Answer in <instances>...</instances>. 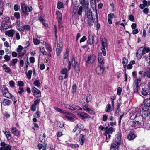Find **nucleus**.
Instances as JSON below:
<instances>
[{
	"mask_svg": "<svg viewBox=\"0 0 150 150\" xmlns=\"http://www.w3.org/2000/svg\"><path fill=\"white\" fill-rule=\"evenodd\" d=\"M57 7L58 9H60L63 8V5L62 2H59L58 3Z\"/></svg>",
	"mask_w": 150,
	"mask_h": 150,
	"instance_id": "47",
	"label": "nucleus"
},
{
	"mask_svg": "<svg viewBox=\"0 0 150 150\" xmlns=\"http://www.w3.org/2000/svg\"><path fill=\"white\" fill-rule=\"evenodd\" d=\"M143 76H146L147 78H150V69L147 70L143 73Z\"/></svg>",
	"mask_w": 150,
	"mask_h": 150,
	"instance_id": "31",
	"label": "nucleus"
},
{
	"mask_svg": "<svg viewBox=\"0 0 150 150\" xmlns=\"http://www.w3.org/2000/svg\"><path fill=\"white\" fill-rule=\"evenodd\" d=\"M56 14L57 16L58 21L59 23L62 19V15L61 13L58 11H56Z\"/></svg>",
	"mask_w": 150,
	"mask_h": 150,
	"instance_id": "27",
	"label": "nucleus"
},
{
	"mask_svg": "<svg viewBox=\"0 0 150 150\" xmlns=\"http://www.w3.org/2000/svg\"><path fill=\"white\" fill-rule=\"evenodd\" d=\"M11 131L12 133L16 136H18L20 134V132L15 127H12Z\"/></svg>",
	"mask_w": 150,
	"mask_h": 150,
	"instance_id": "19",
	"label": "nucleus"
},
{
	"mask_svg": "<svg viewBox=\"0 0 150 150\" xmlns=\"http://www.w3.org/2000/svg\"><path fill=\"white\" fill-rule=\"evenodd\" d=\"M23 23L20 21L19 20L17 21L16 22V27H23Z\"/></svg>",
	"mask_w": 150,
	"mask_h": 150,
	"instance_id": "42",
	"label": "nucleus"
},
{
	"mask_svg": "<svg viewBox=\"0 0 150 150\" xmlns=\"http://www.w3.org/2000/svg\"><path fill=\"white\" fill-rule=\"evenodd\" d=\"M141 93L142 95L145 96L147 94V92L146 91V90L144 89H142L141 91Z\"/></svg>",
	"mask_w": 150,
	"mask_h": 150,
	"instance_id": "63",
	"label": "nucleus"
},
{
	"mask_svg": "<svg viewBox=\"0 0 150 150\" xmlns=\"http://www.w3.org/2000/svg\"><path fill=\"white\" fill-rule=\"evenodd\" d=\"M63 44L62 41L59 40L57 42V45L56 49V54L57 56H59L62 49Z\"/></svg>",
	"mask_w": 150,
	"mask_h": 150,
	"instance_id": "6",
	"label": "nucleus"
},
{
	"mask_svg": "<svg viewBox=\"0 0 150 150\" xmlns=\"http://www.w3.org/2000/svg\"><path fill=\"white\" fill-rule=\"evenodd\" d=\"M69 71L67 68H64L61 70V73L62 74H67Z\"/></svg>",
	"mask_w": 150,
	"mask_h": 150,
	"instance_id": "45",
	"label": "nucleus"
},
{
	"mask_svg": "<svg viewBox=\"0 0 150 150\" xmlns=\"http://www.w3.org/2000/svg\"><path fill=\"white\" fill-rule=\"evenodd\" d=\"M81 130L79 129H78L77 128L75 127L73 129V131L74 132H76V134L77 135L80 133L81 132Z\"/></svg>",
	"mask_w": 150,
	"mask_h": 150,
	"instance_id": "49",
	"label": "nucleus"
},
{
	"mask_svg": "<svg viewBox=\"0 0 150 150\" xmlns=\"http://www.w3.org/2000/svg\"><path fill=\"white\" fill-rule=\"evenodd\" d=\"M14 15V17L17 19H18L20 18V13L19 12L15 13Z\"/></svg>",
	"mask_w": 150,
	"mask_h": 150,
	"instance_id": "54",
	"label": "nucleus"
},
{
	"mask_svg": "<svg viewBox=\"0 0 150 150\" xmlns=\"http://www.w3.org/2000/svg\"><path fill=\"white\" fill-rule=\"evenodd\" d=\"M138 119L140 121H135L129 122V125L133 129L139 127L140 125H142V120H140L139 118H138Z\"/></svg>",
	"mask_w": 150,
	"mask_h": 150,
	"instance_id": "4",
	"label": "nucleus"
},
{
	"mask_svg": "<svg viewBox=\"0 0 150 150\" xmlns=\"http://www.w3.org/2000/svg\"><path fill=\"white\" fill-rule=\"evenodd\" d=\"M142 48L140 49L137 51L136 54L137 59L138 60H140L142 57L143 54H144L143 53V50H142Z\"/></svg>",
	"mask_w": 150,
	"mask_h": 150,
	"instance_id": "15",
	"label": "nucleus"
},
{
	"mask_svg": "<svg viewBox=\"0 0 150 150\" xmlns=\"http://www.w3.org/2000/svg\"><path fill=\"white\" fill-rule=\"evenodd\" d=\"M33 95L37 97H40L41 96V93L40 90L35 88L33 87L32 90Z\"/></svg>",
	"mask_w": 150,
	"mask_h": 150,
	"instance_id": "12",
	"label": "nucleus"
},
{
	"mask_svg": "<svg viewBox=\"0 0 150 150\" xmlns=\"http://www.w3.org/2000/svg\"><path fill=\"white\" fill-rule=\"evenodd\" d=\"M86 15L87 16L86 22L89 26H91L93 25L94 23L92 15V12L90 11H88Z\"/></svg>",
	"mask_w": 150,
	"mask_h": 150,
	"instance_id": "2",
	"label": "nucleus"
},
{
	"mask_svg": "<svg viewBox=\"0 0 150 150\" xmlns=\"http://www.w3.org/2000/svg\"><path fill=\"white\" fill-rule=\"evenodd\" d=\"M141 81V79L140 78H136L134 80L133 84L139 85V84L140 82Z\"/></svg>",
	"mask_w": 150,
	"mask_h": 150,
	"instance_id": "40",
	"label": "nucleus"
},
{
	"mask_svg": "<svg viewBox=\"0 0 150 150\" xmlns=\"http://www.w3.org/2000/svg\"><path fill=\"white\" fill-rule=\"evenodd\" d=\"M73 112L74 113H76L78 117L83 120H84L85 119L90 118H91V117L89 115L83 112L74 111Z\"/></svg>",
	"mask_w": 150,
	"mask_h": 150,
	"instance_id": "7",
	"label": "nucleus"
},
{
	"mask_svg": "<svg viewBox=\"0 0 150 150\" xmlns=\"http://www.w3.org/2000/svg\"><path fill=\"white\" fill-rule=\"evenodd\" d=\"M111 110V105L109 104H108L106 107L105 111L106 112H109Z\"/></svg>",
	"mask_w": 150,
	"mask_h": 150,
	"instance_id": "43",
	"label": "nucleus"
},
{
	"mask_svg": "<svg viewBox=\"0 0 150 150\" xmlns=\"http://www.w3.org/2000/svg\"><path fill=\"white\" fill-rule=\"evenodd\" d=\"M0 145L1 147L0 148V150H11L10 145H8L4 142H1Z\"/></svg>",
	"mask_w": 150,
	"mask_h": 150,
	"instance_id": "9",
	"label": "nucleus"
},
{
	"mask_svg": "<svg viewBox=\"0 0 150 150\" xmlns=\"http://www.w3.org/2000/svg\"><path fill=\"white\" fill-rule=\"evenodd\" d=\"M33 41L34 44L35 45H38L40 44L39 40L36 38H34L33 39Z\"/></svg>",
	"mask_w": 150,
	"mask_h": 150,
	"instance_id": "46",
	"label": "nucleus"
},
{
	"mask_svg": "<svg viewBox=\"0 0 150 150\" xmlns=\"http://www.w3.org/2000/svg\"><path fill=\"white\" fill-rule=\"evenodd\" d=\"M96 59V57L94 55H91L89 56L87 59L86 60V62L88 63H90L94 62Z\"/></svg>",
	"mask_w": 150,
	"mask_h": 150,
	"instance_id": "18",
	"label": "nucleus"
},
{
	"mask_svg": "<svg viewBox=\"0 0 150 150\" xmlns=\"http://www.w3.org/2000/svg\"><path fill=\"white\" fill-rule=\"evenodd\" d=\"M105 130L106 131L104 134L106 136V139L107 138H110L111 137L110 134H112V132L115 131L114 129L111 127L108 129H107V127H105Z\"/></svg>",
	"mask_w": 150,
	"mask_h": 150,
	"instance_id": "8",
	"label": "nucleus"
},
{
	"mask_svg": "<svg viewBox=\"0 0 150 150\" xmlns=\"http://www.w3.org/2000/svg\"><path fill=\"white\" fill-rule=\"evenodd\" d=\"M114 17V15L112 13H111L108 15V20L109 23L111 24L112 23L111 19L112 18H113Z\"/></svg>",
	"mask_w": 150,
	"mask_h": 150,
	"instance_id": "25",
	"label": "nucleus"
},
{
	"mask_svg": "<svg viewBox=\"0 0 150 150\" xmlns=\"http://www.w3.org/2000/svg\"><path fill=\"white\" fill-rule=\"evenodd\" d=\"M2 20L3 22L7 23L9 21V18L7 16H3Z\"/></svg>",
	"mask_w": 150,
	"mask_h": 150,
	"instance_id": "37",
	"label": "nucleus"
},
{
	"mask_svg": "<svg viewBox=\"0 0 150 150\" xmlns=\"http://www.w3.org/2000/svg\"><path fill=\"white\" fill-rule=\"evenodd\" d=\"M40 50L41 52L44 55H45V53L46 52L44 47H41L40 48Z\"/></svg>",
	"mask_w": 150,
	"mask_h": 150,
	"instance_id": "60",
	"label": "nucleus"
},
{
	"mask_svg": "<svg viewBox=\"0 0 150 150\" xmlns=\"http://www.w3.org/2000/svg\"><path fill=\"white\" fill-rule=\"evenodd\" d=\"M106 48H107L104 47H102L101 48V50L104 56H105L106 55Z\"/></svg>",
	"mask_w": 150,
	"mask_h": 150,
	"instance_id": "53",
	"label": "nucleus"
},
{
	"mask_svg": "<svg viewBox=\"0 0 150 150\" xmlns=\"http://www.w3.org/2000/svg\"><path fill=\"white\" fill-rule=\"evenodd\" d=\"M15 33L14 30L11 29L9 30L5 31V33L6 35L10 37H13Z\"/></svg>",
	"mask_w": 150,
	"mask_h": 150,
	"instance_id": "16",
	"label": "nucleus"
},
{
	"mask_svg": "<svg viewBox=\"0 0 150 150\" xmlns=\"http://www.w3.org/2000/svg\"><path fill=\"white\" fill-rule=\"evenodd\" d=\"M3 132L6 135L7 139L8 140H11V136L10 134V132L7 131L6 130H4Z\"/></svg>",
	"mask_w": 150,
	"mask_h": 150,
	"instance_id": "22",
	"label": "nucleus"
},
{
	"mask_svg": "<svg viewBox=\"0 0 150 150\" xmlns=\"http://www.w3.org/2000/svg\"><path fill=\"white\" fill-rule=\"evenodd\" d=\"M146 107H144L143 108H140L138 110L139 112V117L142 120H143V118L149 116L150 115V110L146 108Z\"/></svg>",
	"mask_w": 150,
	"mask_h": 150,
	"instance_id": "1",
	"label": "nucleus"
},
{
	"mask_svg": "<svg viewBox=\"0 0 150 150\" xmlns=\"http://www.w3.org/2000/svg\"><path fill=\"white\" fill-rule=\"evenodd\" d=\"M30 61L31 63H33L35 62V58L33 57H31L29 58Z\"/></svg>",
	"mask_w": 150,
	"mask_h": 150,
	"instance_id": "61",
	"label": "nucleus"
},
{
	"mask_svg": "<svg viewBox=\"0 0 150 150\" xmlns=\"http://www.w3.org/2000/svg\"><path fill=\"white\" fill-rule=\"evenodd\" d=\"M133 90L134 92H137L139 91V85L133 84Z\"/></svg>",
	"mask_w": 150,
	"mask_h": 150,
	"instance_id": "39",
	"label": "nucleus"
},
{
	"mask_svg": "<svg viewBox=\"0 0 150 150\" xmlns=\"http://www.w3.org/2000/svg\"><path fill=\"white\" fill-rule=\"evenodd\" d=\"M105 69L104 65L98 64L96 68V71L97 74H101L103 73Z\"/></svg>",
	"mask_w": 150,
	"mask_h": 150,
	"instance_id": "10",
	"label": "nucleus"
},
{
	"mask_svg": "<svg viewBox=\"0 0 150 150\" xmlns=\"http://www.w3.org/2000/svg\"><path fill=\"white\" fill-rule=\"evenodd\" d=\"M117 146L112 143L111 145L110 150H117Z\"/></svg>",
	"mask_w": 150,
	"mask_h": 150,
	"instance_id": "50",
	"label": "nucleus"
},
{
	"mask_svg": "<svg viewBox=\"0 0 150 150\" xmlns=\"http://www.w3.org/2000/svg\"><path fill=\"white\" fill-rule=\"evenodd\" d=\"M43 44L45 45L47 49L49 50L50 52H52V48L50 45L46 43L45 42H43Z\"/></svg>",
	"mask_w": 150,
	"mask_h": 150,
	"instance_id": "36",
	"label": "nucleus"
},
{
	"mask_svg": "<svg viewBox=\"0 0 150 150\" xmlns=\"http://www.w3.org/2000/svg\"><path fill=\"white\" fill-rule=\"evenodd\" d=\"M102 47L107 48L108 44L107 40L105 38H103L101 40Z\"/></svg>",
	"mask_w": 150,
	"mask_h": 150,
	"instance_id": "23",
	"label": "nucleus"
},
{
	"mask_svg": "<svg viewBox=\"0 0 150 150\" xmlns=\"http://www.w3.org/2000/svg\"><path fill=\"white\" fill-rule=\"evenodd\" d=\"M82 10H83V7L82 6H80L79 7V10L78 12V14L79 15H81L82 12Z\"/></svg>",
	"mask_w": 150,
	"mask_h": 150,
	"instance_id": "57",
	"label": "nucleus"
},
{
	"mask_svg": "<svg viewBox=\"0 0 150 150\" xmlns=\"http://www.w3.org/2000/svg\"><path fill=\"white\" fill-rule=\"evenodd\" d=\"M72 106H74V108L76 109V110H82V109L81 108V107L80 106H78V105H76L74 104H72Z\"/></svg>",
	"mask_w": 150,
	"mask_h": 150,
	"instance_id": "52",
	"label": "nucleus"
},
{
	"mask_svg": "<svg viewBox=\"0 0 150 150\" xmlns=\"http://www.w3.org/2000/svg\"><path fill=\"white\" fill-rule=\"evenodd\" d=\"M34 84L38 87H39L40 86V83L38 80H35L34 82Z\"/></svg>",
	"mask_w": 150,
	"mask_h": 150,
	"instance_id": "48",
	"label": "nucleus"
},
{
	"mask_svg": "<svg viewBox=\"0 0 150 150\" xmlns=\"http://www.w3.org/2000/svg\"><path fill=\"white\" fill-rule=\"evenodd\" d=\"M99 64L104 65L105 60L103 57L102 56L101 53H99L98 56Z\"/></svg>",
	"mask_w": 150,
	"mask_h": 150,
	"instance_id": "14",
	"label": "nucleus"
},
{
	"mask_svg": "<svg viewBox=\"0 0 150 150\" xmlns=\"http://www.w3.org/2000/svg\"><path fill=\"white\" fill-rule=\"evenodd\" d=\"M77 129H82L84 127L83 125L81 123H79L77 125Z\"/></svg>",
	"mask_w": 150,
	"mask_h": 150,
	"instance_id": "51",
	"label": "nucleus"
},
{
	"mask_svg": "<svg viewBox=\"0 0 150 150\" xmlns=\"http://www.w3.org/2000/svg\"><path fill=\"white\" fill-rule=\"evenodd\" d=\"M139 115L138 110H136L134 112H133L132 114L130 116V118L131 119L133 120L136 117L139 118Z\"/></svg>",
	"mask_w": 150,
	"mask_h": 150,
	"instance_id": "17",
	"label": "nucleus"
},
{
	"mask_svg": "<svg viewBox=\"0 0 150 150\" xmlns=\"http://www.w3.org/2000/svg\"><path fill=\"white\" fill-rule=\"evenodd\" d=\"M80 3L82 6H84L85 5V6L87 7L89 4L88 2L85 1V0H79Z\"/></svg>",
	"mask_w": 150,
	"mask_h": 150,
	"instance_id": "29",
	"label": "nucleus"
},
{
	"mask_svg": "<svg viewBox=\"0 0 150 150\" xmlns=\"http://www.w3.org/2000/svg\"><path fill=\"white\" fill-rule=\"evenodd\" d=\"M85 140V139L84 138V135L82 134H81L80 135L79 139V143L81 145H83Z\"/></svg>",
	"mask_w": 150,
	"mask_h": 150,
	"instance_id": "28",
	"label": "nucleus"
},
{
	"mask_svg": "<svg viewBox=\"0 0 150 150\" xmlns=\"http://www.w3.org/2000/svg\"><path fill=\"white\" fill-rule=\"evenodd\" d=\"M69 50L68 49H67L64 55V60H65L66 61H68V58L69 56Z\"/></svg>",
	"mask_w": 150,
	"mask_h": 150,
	"instance_id": "32",
	"label": "nucleus"
},
{
	"mask_svg": "<svg viewBox=\"0 0 150 150\" xmlns=\"http://www.w3.org/2000/svg\"><path fill=\"white\" fill-rule=\"evenodd\" d=\"M23 50V47L21 45H19L17 49V52H18V55H20V53L21 52V51Z\"/></svg>",
	"mask_w": 150,
	"mask_h": 150,
	"instance_id": "41",
	"label": "nucleus"
},
{
	"mask_svg": "<svg viewBox=\"0 0 150 150\" xmlns=\"http://www.w3.org/2000/svg\"><path fill=\"white\" fill-rule=\"evenodd\" d=\"M143 2L146 6H149L150 5V1H147L146 0H143Z\"/></svg>",
	"mask_w": 150,
	"mask_h": 150,
	"instance_id": "44",
	"label": "nucleus"
},
{
	"mask_svg": "<svg viewBox=\"0 0 150 150\" xmlns=\"http://www.w3.org/2000/svg\"><path fill=\"white\" fill-rule=\"evenodd\" d=\"M146 107V108L150 110V102L148 101H146L144 102V106Z\"/></svg>",
	"mask_w": 150,
	"mask_h": 150,
	"instance_id": "33",
	"label": "nucleus"
},
{
	"mask_svg": "<svg viewBox=\"0 0 150 150\" xmlns=\"http://www.w3.org/2000/svg\"><path fill=\"white\" fill-rule=\"evenodd\" d=\"M72 63V66L74 68H75L76 67H79V64H78L77 62L74 59H73Z\"/></svg>",
	"mask_w": 150,
	"mask_h": 150,
	"instance_id": "38",
	"label": "nucleus"
},
{
	"mask_svg": "<svg viewBox=\"0 0 150 150\" xmlns=\"http://www.w3.org/2000/svg\"><path fill=\"white\" fill-rule=\"evenodd\" d=\"M54 109L57 112L65 114L70 116H72L74 115L72 113L67 112L66 110L62 109L57 107H55Z\"/></svg>",
	"mask_w": 150,
	"mask_h": 150,
	"instance_id": "13",
	"label": "nucleus"
},
{
	"mask_svg": "<svg viewBox=\"0 0 150 150\" xmlns=\"http://www.w3.org/2000/svg\"><path fill=\"white\" fill-rule=\"evenodd\" d=\"M1 91L4 96L7 98L12 97V95L9 92L8 88L4 85L1 87Z\"/></svg>",
	"mask_w": 150,
	"mask_h": 150,
	"instance_id": "5",
	"label": "nucleus"
},
{
	"mask_svg": "<svg viewBox=\"0 0 150 150\" xmlns=\"http://www.w3.org/2000/svg\"><path fill=\"white\" fill-rule=\"evenodd\" d=\"M9 84L11 87H13L14 86L15 83L13 80L10 81L9 83Z\"/></svg>",
	"mask_w": 150,
	"mask_h": 150,
	"instance_id": "55",
	"label": "nucleus"
},
{
	"mask_svg": "<svg viewBox=\"0 0 150 150\" xmlns=\"http://www.w3.org/2000/svg\"><path fill=\"white\" fill-rule=\"evenodd\" d=\"M87 39V38L85 36H83L81 39L80 41V42L81 43L82 42L85 41Z\"/></svg>",
	"mask_w": 150,
	"mask_h": 150,
	"instance_id": "64",
	"label": "nucleus"
},
{
	"mask_svg": "<svg viewBox=\"0 0 150 150\" xmlns=\"http://www.w3.org/2000/svg\"><path fill=\"white\" fill-rule=\"evenodd\" d=\"M94 37L91 34H89L88 37V42L90 44L92 45L94 43Z\"/></svg>",
	"mask_w": 150,
	"mask_h": 150,
	"instance_id": "21",
	"label": "nucleus"
},
{
	"mask_svg": "<svg viewBox=\"0 0 150 150\" xmlns=\"http://www.w3.org/2000/svg\"><path fill=\"white\" fill-rule=\"evenodd\" d=\"M122 63L123 64L124 68H125L126 67V65L128 63V60L126 58L124 57L123 58Z\"/></svg>",
	"mask_w": 150,
	"mask_h": 150,
	"instance_id": "34",
	"label": "nucleus"
},
{
	"mask_svg": "<svg viewBox=\"0 0 150 150\" xmlns=\"http://www.w3.org/2000/svg\"><path fill=\"white\" fill-rule=\"evenodd\" d=\"M122 91V88L121 87H119L117 88V93L118 95H120Z\"/></svg>",
	"mask_w": 150,
	"mask_h": 150,
	"instance_id": "58",
	"label": "nucleus"
},
{
	"mask_svg": "<svg viewBox=\"0 0 150 150\" xmlns=\"http://www.w3.org/2000/svg\"><path fill=\"white\" fill-rule=\"evenodd\" d=\"M18 86H23L24 85L23 82L22 81H19L17 83Z\"/></svg>",
	"mask_w": 150,
	"mask_h": 150,
	"instance_id": "59",
	"label": "nucleus"
},
{
	"mask_svg": "<svg viewBox=\"0 0 150 150\" xmlns=\"http://www.w3.org/2000/svg\"><path fill=\"white\" fill-rule=\"evenodd\" d=\"M64 107L68 109L71 110L73 111H75L76 109L74 108L73 106H71L68 104H64Z\"/></svg>",
	"mask_w": 150,
	"mask_h": 150,
	"instance_id": "30",
	"label": "nucleus"
},
{
	"mask_svg": "<svg viewBox=\"0 0 150 150\" xmlns=\"http://www.w3.org/2000/svg\"><path fill=\"white\" fill-rule=\"evenodd\" d=\"M11 103V100L7 99H4L2 101V104L4 105L8 106Z\"/></svg>",
	"mask_w": 150,
	"mask_h": 150,
	"instance_id": "24",
	"label": "nucleus"
},
{
	"mask_svg": "<svg viewBox=\"0 0 150 150\" xmlns=\"http://www.w3.org/2000/svg\"><path fill=\"white\" fill-rule=\"evenodd\" d=\"M141 126H142L143 128L146 130H149L150 129V124L148 123L145 124L144 120H142V125H141Z\"/></svg>",
	"mask_w": 150,
	"mask_h": 150,
	"instance_id": "20",
	"label": "nucleus"
},
{
	"mask_svg": "<svg viewBox=\"0 0 150 150\" xmlns=\"http://www.w3.org/2000/svg\"><path fill=\"white\" fill-rule=\"evenodd\" d=\"M21 7L23 11L24 12H30L33 10L31 7H28L26 6L24 4H21Z\"/></svg>",
	"mask_w": 150,
	"mask_h": 150,
	"instance_id": "11",
	"label": "nucleus"
},
{
	"mask_svg": "<svg viewBox=\"0 0 150 150\" xmlns=\"http://www.w3.org/2000/svg\"><path fill=\"white\" fill-rule=\"evenodd\" d=\"M32 73V71L31 70H28L26 74V75L28 79H30L31 78V75Z\"/></svg>",
	"mask_w": 150,
	"mask_h": 150,
	"instance_id": "35",
	"label": "nucleus"
},
{
	"mask_svg": "<svg viewBox=\"0 0 150 150\" xmlns=\"http://www.w3.org/2000/svg\"><path fill=\"white\" fill-rule=\"evenodd\" d=\"M15 37L17 40H19L20 39V36L19 33L18 32H16L15 35Z\"/></svg>",
	"mask_w": 150,
	"mask_h": 150,
	"instance_id": "56",
	"label": "nucleus"
},
{
	"mask_svg": "<svg viewBox=\"0 0 150 150\" xmlns=\"http://www.w3.org/2000/svg\"><path fill=\"white\" fill-rule=\"evenodd\" d=\"M135 135L134 133H131L127 136V138L129 140H132L135 138Z\"/></svg>",
	"mask_w": 150,
	"mask_h": 150,
	"instance_id": "26",
	"label": "nucleus"
},
{
	"mask_svg": "<svg viewBox=\"0 0 150 150\" xmlns=\"http://www.w3.org/2000/svg\"><path fill=\"white\" fill-rule=\"evenodd\" d=\"M116 136V138L113 140L112 144L118 146L120 145L122 142L121 138V135L120 133L118 132Z\"/></svg>",
	"mask_w": 150,
	"mask_h": 150,
	"instance_id": "3",
	"label": "nucleus"
},
{
	"mask_svg": "<svg viewBox=\"0 0 150 150\" xmlns=\"http://www.w3.org/2000/svg\"><path fill=\"white\" fill-rule=\"evenodd\" d=\"M17 61L18 59H13L12 62V64L11 65L14 66L17 62Z\"/></svg>",
	"mask_w": 150,
	"mask_h": 150,
	"instance_id": "62",
	"label": "nucleus"
}]
</instances>
